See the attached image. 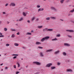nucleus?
I'll return each instance as SVG.
<instances>
[{"label":"nucleus","instance_id":"obj_39","mask_svg":"<svg viewBox=\"0 0 74 74\" xmlns=\"http://www.w3.org/2000/svg\"><path fill=\"white\" fill-rule=\"evenodd\" d=\"M19 73H20V72H16V74H19Z\"/></svg>","mask_w":74,"mask_h":74},{"label":"nucleus","instance_id":"obj_54","mask_svg":"<svg viewBox=\"0 0 74 74\" xmlns=\"http://www.w3.org/2000/svg\"><path fill=\"white\" fill-rule=\"evenodd\" d=\"M0 34L1 35H2L3 34L1 33H0Z\"/></svg>","mask_w":74,"mask_h":74},{"label":"nucleus","instance_id":"obj_63","mask_svg":"<svg viewBox=\"0 0 74 74\" xmlns=\"http://www.w3.org/2000/svg\"><path fill=\"white\" fill-rule=\"evenodd\" d=\"M73 7H74V5L73 6Z\"/></svg>","mask_w":74,"mask_h":74},{"label":"nucleus","instance_id":"obj_8","mask_svg":"<svg viewBox=\"0 0 74 74\" xmlns=\"http://www.w3.org/2000/svg\"><path fill=\"white\" fill-rule=\"evenodd\" d=\"M43 10H44V8H40L38 9V12H39V11H43Z\"/></svg>","mask_w":74,"mask_h":74},{"label":"nucleus","instance_id":"obj_4","mask_svg":"<svg viewBox=\"0 0 74 74\" xmlns=\"http://www.w3.org/2000/svg\"><path fill=\"white\" fill-rule=\"evenodd\" d=\"M66 32H70V33L71 32H74V30H66Z\"/></svg>","mask_w":74,"mask_h":74},{"label":"nucleus","instance_id":"obj_41","mask_svg":"<svg viewBox=\"0 0 74 74\" xmlns=\"http://www.w3.org/2000/svg\"><path fill=\"white\" fill-rule=\"evenodd\" d=\"M4 37V35H1L0 36V37Z\"/></svg>","mask_w":74,"mask_h":74},{"label":"nucleus","instance_id":"obj_50","mask_svg":"<svg viewBox=\"0 0 74 74\" xmlns=\"http://www.w3.org/2000/svg\"><path fill=\"white\" fill-rule=\"evenodd\" d=\"M3 14H5V12H3Z\"/></svg>","mask_w":74,"mask_h":74},{"label":"nucleus","instance_id":"obj_42","mask_svg":"<svg viewBox=\"0 0 74 74\" xmlns=\"http://www.w3.org/2000/svg\"><path fill=\"white\" fill-rule=\"evenodd\" d=\"M16 34H17V35H19L20 34L19 32H18Z\"/></svg>","mask_w":74,"mask_h":74},{"label":"nucleus","instance_id":"obj_29","mask_svg":"<svg viewBox=\"0 0 74 74\" xmlns=\"http://www.w3.org/2000/svg\"><path fill=\"white\" fill-rule=\"evenodd\" d=\"M38 48H39V49H42V47H41L40 46H39L38 47Z\"/></svg>","mask_w":74,"mask_h":74},{"label":"nucleus","instance_id":"obj_18","mask_svg":"<svg viewBox=\"0 0 74 74\" xmlns=\"http://www.w3.org/2000/svg\"><path fill=\"white\" fill-rule=\"evenodd\" d=\"M38 28L39 29H41L42 27V26H39L38 27Z\"/></svg>","mask_w":74,"mask_h":74},{"label":"nucleus","instance_id":"obj_58","mask_svg":"<svg viewBox=\"0 0 74 74\" xmlns=\"http://www.w3.org/2000/svg\"><path fill=\"white\" fill-rule=\"evenodd\" d=\"M1 71H3V69H1Z\"/></svg>","mask_w":74,"mask_h":74},{"label":"nucleus","instance_id":"obj_14","mask_svg":"<svg viewBox=\"0 0 74 74\" xmlns=\"http://www.w3.org/2000/svg\"><path fill=\"white\" fill-rule=\"evenodd\" d=\"M46 20L47 21H49L50 20V17H47L46 18Z\"/></svg>","mask_w":74,"mask_h":74},{"label":"nucleus","instance_id":"obj_26","mask_svg":"<svg viewBox=\"0 0 74 74\" xmlns=\"http://www.w3.org/2000/svg\"><path fill=\"white\" fill-rule=\"evenodd\" d=\"M23 15L24 16H26V14H25V12H24L23 13Z\"/></svg>","mask_w":74,"mask_h":74},{"label":"nucleus","instance_id":"obj_32","mask_svg":"<svg viewBox=\"0 0 74 74\" xmlns=\"http://www.w3.org/2000/svg\"><path fill=\"white\" fill-rule=\"evenodd\" d=\"M15 37V35H14V34H13L12 35V37Z\"/></svg>","mask_w":74,"mask_h":74},{"label":"nucleus","instance_id":"obj_53","mask_svg":"<svg viewBox=\"0 0 74 74\" xmlns=\"http://www.w3.org/2000/svg\"><path fill=\"white\" fill-rule=\"evenodd\" d=\"M13 31H14V32H15V29H14L13 30Z\"/></svg>","mask_w":74,"mask_h":74},{"label":"nucleus","instance_id":"obj_64","mask_svg":"<svg viewBox=\"0 0 74 74\" xmlns=\"http://www.w3.org/2000/svg\"><path fill=\"white\" fill-rule=\"evenodd\" d=\"M69 7H70V5H69Z\"/></svg>","mask_w":74,"mask_h":74},{"label":"nucleus","instance_id":"obj_30","mask_svg":"<svg viewBox=\"0 0 74 74\" xmlns=\"http://www.w3.org/2000/svg\"><path fill=\"white\" fill-rule=\"evenodd\" d=\"M67 36L68 37H69L70 38H71L72 37V36L70 35H68Z\"/></svg>","mask_w":74,"mask_h":74},{"label":"nucleus","instance_id":"obj_3","mask_svg":"<svg viewBox=\"0 0 74 74\" xmlns=\"http://www.w3.org/2000/svg\"><path fill=\"white\" fill-rule=\"evenodd\" d=\"M33 63H35V64H36L37 65H40V64H41V63L37 62H33Z\"/></svg>","mask_w":74,"mask_h":74},{"label":"nucleus","instance_id":"obj_27","mask_svg":"<svg viewBox=\"0 0 74 74\" xmlns=\"http://www.w3.org/2000/svg\"><path fill=\"white\" fill-rule=\"evenodd\" d=\"M32 35V34H31V33H27V35Z\"/></svg>","mask_w":74,"mask_h":74},{"label":"nucleus","instance_id":"obj_37","mask_svg":"<svg viewBox=\"0 0 74 74\" xmlns=\"http://www.w3.org/2000/svg\"><path fill=\"white\" fill-rule=\"evenodd\" d=\"M34 17H33L32 18V21H33L34 20Z\"/></svg>","mask_w":74,"mask_h":74},{"label":"nucleus","instance_id":"obj_57","mask_svg":"<svg viewBox=\"0 0 74 74\" xmlns=\"http://www.w3.org/2000/svg\"><path fill=\"white\" fill-rule=\"evenodd\" d=\"M13 30L14 29H12L11 30H12V31H13Z\"/></svg>","mask_w":74,"mask_h":74},{"label":"nucleus","instance_id":"obj_43","mask_svg":"<svg viewBox=\"0 0 74 74\" xmlns=\"http://www.w3.org/2000/svg\"><path fill=\"white\" fill-rule=\"evenodd\" d=\"M20 67V64H19V63H18V67Z\"/></svg>","mask_w":74,"mask_h":74},{"label":"nucleus","instance_id":"obj_6","mask_svg":"<svg viewBox=\"0 0 74 74\" xmlns=\"http://www.w3.org/2000/svg\"><path fill=\"white\" fill-rule=\"evenodd\" d=\"M64 46H66L67 47H70V45L68 43H64Z\"/></svg>","mask_w":74,"mask_h":74},{"label":"nucleus","instance_id":"obj_20","mask_svg":"<svg viewBox=\"0 0 74 74\" xmlns=\"http://www.w3.org/2000/svg\"><path fill=\"white\" fill-rule=\"evenodd\" d=\"M40 55L41 56H42V57L44 56V55H42V53H40Z\"/></svg>","mask_w":74,"mask_h":74},{"label":"nucleus","instance_id":"obj_12","mask_svg":"<svg viewBox=\"0 0 74 74\" xmlns=\"http://www.w3.org/2000/svg\"><path fill=\"white\" fill-rule=\"evenodd\" d=\"M43 32H45V31H48V28H45V29H43Z\"/></svg>","mask_w":74,"mask_h":74},{"label":"nucleus","instance_id":"obj_31","mask_svg":"<svg viewBox=\"0 0 74 74\" xmlns=\"http://www.w3.org/2000/svg\"><path fill=\"white\" fill-rule=\"evenodd\" d=\"M6 47H8V46H10V44H7L6 45Z\"/></svg>","mask_w":74,"mask_h":74},{"label":"nucleus","instance_id":"obj_5","mask_svg":"<svg viewBox=\"0 0 74 74\" xmlns=\"http://www.w3.org/2000/svg\"><path fill=\"white\" fill-rule=\"evenodd\" d=\"M10 5L11 6H12L13 7H14V6H15L16 5L14 3H13L12 2L10 3Z\"/></svg>","mask_w":74,"mask_h":74},{"label":"nucleus","instance_id":"obj_49","mask_svg":"<svg viewBox=\"0 0 74 74\" xmlns=\"http://www.w3.org/2000/svg\"><path fill=\"white\" fill-rule=\"evenodd\" d=\"M36 21H38V18H36Z\"/></svg>","mask_w":74,"mask_h":74},{"label":"nucleus","instance_id":"obj_15","mask_svg":"<svg viewBox=\"0 0 74 74\" xmlns=\"http://www.w3.org/2000/svg\"><path fill=\"white\" fill-rule=\"evenodd\" d=\"M59 53V51H56V52H54V54H55L56 55V54H58V53Z\"/></svg>","mask_w":74,"mask_h":74},{"label":"nucleus","instance_id":"obj_10","mask_svg":"<svg viewBox=\"0 0 74 74\" xmlns=\"http://www.w3.org/2000/svg\"><path fill=\"white\" fill-rule=\"evenodd\" d=\"M74 12V8L71 10L69 12H70L71 13Z\"/></svg>","mask_w":74,"mask_h":74},{"label":"nucleus","instance_id":"obj_36","mask_svg":"<svg viewBox=\"0 0 74 74\" xmlns=\"http://www.w3.org/2000/svg\"><path fill=\"white\" fill-rule=\"evenodd\" d=\"M13 67H14V69H16V65H14L13 66Z\"/></svg>","mask_w":74,"mask_h":74},{"label":"nucleus","instance_id":"obj_46","mask_svg":"<svg viewBox=\"0 0 74 74\" xmlns=\"http://www.w3.org/2000/svg\"><path fill=\"white\" fill-rule=\"evenodd\" d=\"M39 74V73L36 72V73H35L34 74Z\"/></svg>","mask_w":74,"mask_h":74},{"label":"nucleus","instance_id":"obj_23","mask_svg":"<svg viewBox=\"0 0 74 74\" xmlns=\"http://www.w3.org/2000/svg\"><path fill=\"white\" fill-rule=\"evenodd\" d=\"M63 55H64V56H66V53H65V52H63Z\"/></svg>","mask_w":74,"mask_h":74},{"label":"nucleus","instance_id":"obj_61","mask_svg":"<svg viewBox=\"0 0 74 74\" xmlns=\"http://www.w3.org/2000/svg\"><path fill=\"white\" fill-rule=\"evenodd\" d=\"M22 60H23V58H21Z\"/></svg>","mask_w":74,"mask_h":74},{"label":"nucleus","instance_id":"obj_62","mask_svg":"<svg viewBox=\"0 0 74 74\" xmlns=\"http://www.w3.org/2000/svg\"><path fill=\"white\" fill-rule=\"evenodd\" d=\"M43 0V1H45V0Z\"/></svg>","mask_w":74,"mask_h":74},{"label":"nucleus","instance_id":"obj_7","mask_svg":"<svg viewBox=\"0 0 74 74\" xmlns=\"http://www.w3.org/2000/svg\"><path fill=\"white\" fill-rule=\"evenodd\" d=\"M52 63L48 64L47 65L46 67H50L52 65Z\"/></svg>","mask_w":74,"mask_h":74},{"label":"nucleus","instance_id":"obj_56","mask_svg":"<svg viewBox=\"0 0 74 74\" xmlns=\"http://www.w3.org/2000/svg\"><path fill=\"white\" fill-rule=\"evenodd\" d=\"M33 32V30H32L31 31V32Z\"/></svg>","mask_w":74,"mask_h":74},{"label":"nucleus","instance_id":"obj_60","mask_svg":"<svg viewBox=\"0 0 74 74\" xmlns=\"http://www.w3.org/2000/svg\"><path fill=\"white\" fill-rule=\"evenodd\" d=\"M23 48H25V47H23Z\"/></svg>","mask_w":74,"mask_h":74},{"label":"nucleus","instance_id":"obj_52","mask_svg":"<svg viewBox=\"0 0 74 74\" xmlns=\"http://www.w3.org/2000/svg\"><path fill=\"white\" fill-rule=\"evenodd\" d=\"M3 64L2 63L1 65H0V66H2V65H3Z\"/></svg>","mask_w":74,"mask_h":74},{"label":"nucleus","instance_id":"obj_16","mask_svg":"<svg viewBox=\"0 0 74 74\" xmlns=\"http://www.w3.org/2000/svg\"><path fill=\"white\" fill-rule=\"evenodd\" d=\"M14 45L15 46H16V47H18V46L19 45V44L16 43H14Z\"/></svg>","mask_w":74,"mask_h":74},{"label":"nucleus","instance_id":"obj_11","mask_svg":"<svg viewBox=\"0 0 74 74\" xmlns=\"http://www.w3.org/2000/svg\"><path fill=\"white\" fill-rule=\"evenodd\" d=\"M41 44V42H36V45H38V44Z\"/></svg>","mask_w":74,"mask_h":74},{"label":"nucleus","instance_id":"obj_21","mask_svg":"<svg viewBox=\"0 0 74 74\" xmlns=\"http://www.w3.org/2000/svg\"><path fill=\"white\" fill-rule=\"evenodd\" d=\"M51 19H56V18L54 17H50Z\"/></svg>","mask_w":74,"mask_h":74},{"label":"nucleus","instance_id":"obj_59","mask_svg":"<svg viewBox=\"0 0 74 74\" xmlns=\"http://www.w3.org/2000/svg\"><path fill=\"white\" fill-rule=\"evenodd\" d=\"M18 21H19L18 20H17V22H18Z\"/></svg>","mask_w":74,"mask_h":74},{"label":"nucleus","instance_id":"obj_1","mask_svg":"<svg viewBox=\"0 0 74 74\" xmlns=\"http://www.w3.org/2000/svg\"><path fill=\"white\" fill-rule=\"evenodd\" d=\"M49 38V36H46L44 38H43L42 39H41L40 41L42 42H44L45 40H48Z\"/></svg>","mask_w":74,"mask_h":74},{"label":"nucleus","instance_id":"obj_51","mask_svg":"<svg viewBox=\"0 0 74 74\" xmlns=\"http://www.w3.org/2000/svg\"><path fill=\"white\" fill-rule=\"evenodd\" d=\"M60 21H63V20H62V19H60Z\"/></svg>","mask_w":74,"mask_h":74},{"label":"nucleus","instance_id":"obj_25","mask_svg":"<svg viewBox=\"0 0 74 74\" xmlns=\"http://www.w3.org/2000/svg\"><path fill=\"white\" fill-rule=\"evenodd\" d=\"M60 36V34H59L58 35H57V37H59Z\"/></svg>","mask_w":74,"mask_h":74},{"label":"nucleus","instance_id":"obj_55","mask_svg":"<svg viewBox=\"0 0 74 74\" xmlns=\"http://www.w3.org/2000/svg\"><path fill=\"white\" fill-rule=\"evenodd\" d=\"M70 14H68V16H70Z\"/></svg>","mask_w":74,"mask_h":74},{"label":"nucleus","instance_id":"obj_17","mask_svg":"<svg viewBox=\"0 0 74 74\" xmlns=\"http://www.w3.org/2000/svg\"><path fill=\"white\" fill-rule=\"evenodd\" d=\"M53 30L52 29H48L47 31H49V32H52Z\"/></svg>","mask_w":74,"mask_h":74},{"label":"nucleus","instance_id":"obj_48","mask_svg":"<svg viewBox=\"0 0 74 74\" xmlns=\"http://www.w3.org/2000/svg\"><path fill=\"white\" fill-rule=\"evenodd\" d=\"M7 24H9V23H10V22H9V21H7Z\"/></svg>","mask_w":74,"mask_h":74},{"label":"nucleus","instance_id":"obj_9","mask_svg":"<svg viewBox=\"0 0 74 74\" xmlns=\"http://www.w3.org/2000/svg\"><path fill=\"white\" fill-rule=\"evenodd\" d=\"M66 71H68V72H72L73 71L71 69H67Z\"/></svg>","mask_w":74,"mask_h":74},{"label":"nucleus","instance_id":"obj_22","mask_svg":"<svg viewBox=\"0 0 74 74\" xmlns=\"http://www.w3.org/2000/svg\"><path fill=\"white\" fill-rule=\"evenodd\" d=\"M55 40H58V39L55 38L54 39L52 40V41H54Z\"/></svg>","mask_w":74,"mask_h":74},{"label":"nucleus","instance_id":"obj_2","mask_svg":"<svg viewBox=\"0 0 74 74\" xmlns=\"http://www.w3.org/2000/svg\"><path fill=\"white\" fill-rule=\"evenodd\" d=\"M50 8L51 10H53V11H56V12L57 11V10H56V9L55 8V7H51Z\"/></svg>","mask_w":74,"mask_h":74},{"label":"nucleus","instance_id":"obj_38","mask_svg":"<svg viewBox=\"0 0 74 74\" xmlns=\"http://www.w3.org/2000/svg\"><path fill=\"white\" fill-rule=\"evenodd\" d=\"M5 70H7L8 69V67H5Z\"/></svg>","mask_w":74,"mask_h":74},{"label":"nucleus","instance_id":"obj_47","mask_svg":"<svg viewBox=\"0 0 74 74\" xmlns=\"http://www.w3.org/2000/svg\"><path fill=\"white\" fill-rule=\"evenodd\" d=\"M27 22H28V23H30V21L29 20L27 21Z\"/></svg>","mask_w":74,"mask_h":74},{"label":"nucleus","instance_id":"obj_19","mask_svg":"<svg viewBox=\"0 0 74 74\" xmlns=\"http://www.w3.org/2000/svg\"><path fill=\"white\" fill-rule=\"evenodd\" d=\"M51 70H53V69H55V67L52 66L51 67Z\"/></svg>","mask_w":74,"mask_h":74},{"label":"nucleus","instance_id":"obj_13","mask_svg":"<svg viewBox=\"0 0 74 74\" xmlns=\"http://www.w3.org/2000/svg\"><path fill=\"white\" fill-rule=\"evenodd\" d=\"M51 51H52V50L51 49L47 50L46 52H51Z\"/></svg>","mask_w":74,"mask_h":74},{"label":"nucleus","instance_id":"obj_33","mask_svg":"<svg viewBox=\"0 0 74 74\" xmlns=\"http://www.w3.org/2000/svg\"><path fill=\"white\" fill-rule=\"evenodd\" d=\"M4 31H7V29L6 28H4Z\"/></svg>","mask_w":74,"mask_h":74},{"label":"nucleus","instance_id":"obj_44","mask_svg":"<svg viewBox=\"0 0 74 74\" xmlns=\"http://www.w3.org/2000/svg\"><path fill=\"white\" fill-rule=\"evenodd\" d=\"M16 56H15L13 57L14 59H15V58H16Z\"/></svg>","mask_w":74,"mask_h":74},{"label":"nucleus","instance_id":"obj_35","mask_svg":"<svg viewBox=\"0 0 74 74\" xmlns=\"http://www.w3.org/2000/svg\"><path fill=\"white\" fill-rule=\"evenodd\" d=\"M19 55L18 54H13V56H18Z\"/></svg>","mask_w":74,"mask_h":74},{"label":"nucleus","instance_id":"obj_40","mask_svg":"<svg viewBox=\"0 0 74 74\" xmlns=\"http://www.w3.org/2000/svg\"><path fill=\"white\" fill-rule=\"evenodd\" d=\"M60 63H59V62H58V63H57V65H58V66H59V65H60Z\"/></svg>","mask_w":74,"mask_h":74},{"label":"nucleus","instance_id":"obj_34","mask_svg":"<svg viewBox=\"0 0 74 74\" xmlns=\"http://www.w3.org/2000/svg\"><path fill=\"white\" fill-rule=\"evenodd\" d=\"M37 8H40V6L38 5L37 6Z\"/></svg>","mask_w":74,"mask_h":74},{"label":"nucleus","instance_id":"obj_28","mask_svg":"<svg viewBox=\"0 0 74 74\" xmlns=\"http://www.w3.org/2000/svg\"><path fill=\"white\" fill-rule=\"evenodd\" d=\"M23 19V18H21L19 20V21H22V20Z\"/></svg>","mask_w":74,"mask_h":74},{"label":"nucleus","instance_id":"obj_24","mask_svg":"<svg viewBox=\"0 0 74 74\" xmlns=\"http://www.w3.org/2000/svg\"><path fill=\"white\" fill-rule=\"evenodd\" d=\"M64 0H61L60 1V2L61 3V4H62V3H63V1H64Z\"/></svg>","mask_w":74,"mask_h":74},{"label":"nucleus","instance_id":"obj_45","mask_svg":"<svg viewBox=\"0 0 74 74\" xmlns=\"http://www.w3.org/2000/svg\"><path fill=\"white\" fill-rule=\"evenodd\" d=\"M8 6V3L6 4L5 5V7H7Z\"/></svg>","mask_w":74,"mask_h":74}]
</instances>
